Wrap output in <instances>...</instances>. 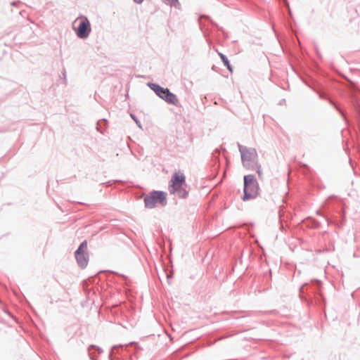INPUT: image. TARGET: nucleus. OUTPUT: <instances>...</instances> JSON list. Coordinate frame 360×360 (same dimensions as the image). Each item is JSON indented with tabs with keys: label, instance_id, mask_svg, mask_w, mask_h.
<instances>
[{
	"label": "nucleus",
	"instance_id": "nucleus-9",
	"mask_svg": "<svg viewBox=\"0 0 360 360\" xmlns=\"http://www.w3.org/2000/svg\"><path fill=\"white\" fill-rule=\"evenodd\" d=\"M91 349H94V350L97 351L98 354L103 352V349L101 347H98L94 345H91L89 346L88 352H89V356L91 359V360H96V354H94V352H91Z\"/></svg>",
	"mask_w": 360,
	"mask_h": 360
},
{
	"label": "nucleus",
	"instance_id": "nucleus-13",
	"mask_svg": "<svg viewBox=\"0 0 360 360\" xmlns=\"http://www.w3.org/2000/svg\"><path fill=\"white\" fill-rule=\"evenodd\" d=\"M305 285H307V284L303 285L300 288V292H301V293H303V292H304V286H305Z\"/></svg>",
	"mask_w": 360,
	"mask_h": 360
},
{
	"label": "nucleus",
	"instance_id": "nucleus-8",
	"mask_svg": "<svg viewBox=\"0 0 360 360\" xmlns=\"http://www.w3.org/2000/svg\"><path fill=\"white\" fill-rule=\"evenodd\" d=\"M159 280L162 282V279H165L169 285H171L174 276V271H156Z\"/></svg>",
	"mask_w": 360,
	"mask_h": 360
},
{
	"label": "nucleus",
	"instance_id": "nucleus-5",
	"mask_svg": "<svg viewBox=\"0 0 360 360\" xmlns=\"http://www.w3.org/2000/svg\"><path fill=\"white\" fill-rule=\"evenodd\" d=\"M72 26L77 37L81 39L87 38L91 31L90 22L84 16L77 18L74 21Z\"/></svg>",
	"mask_w": 360,
	"mask_h": 360
},
{
	"label": "nucleus",
	"instance_id": "nucleus-10",
	"mask_svg": "<svg viewBox=\"0 0 360 360\" xmlns=\"http://www.w3.org/2000/svg\"><path fill=\"white\" fill-rule=\"evenodd\" d=\"M219 56H220V58H221L224 65L229 69V70L230 72H232L233 71L232 70V68H231V65L229 63V61L228 58L226 57V56L224 55L221 53H219Z\"/></svg>",
	"mask_w": 360,
	"mask_h": 360
},
{
	"label": "nucleus",
	"instance_id": "nucleus-18",
	"mask_svg": "<svg viewBox=\"0 0 360 360\" xmlns=\"http://www.w3.org/2000/svg\"><path fill=\"white\" fill-rule=\"evenodd\" d=\"M268 276L271 277V271H269V273H268Z\"/></svg>",
	"mask_w": 360,
	"mask_h": 360
},
{
	"label": "nucleus",
	"instance_id": "nucleus-1",
	"mask_svg": "<svg viewBox=\"0 0 360 360\" xmlns=\"http://www.w3.org/2000/svg\"><path fill=\"white\" fill-rule=\"evenodd\" d=\"M186 187L184 174L181 172H174L172 176L168 186L169 193L176 195L181 198H186L188 196Z\"/></svg>",
	"mask_w": 360,
	"mask_h": 360
},
{
	"label": "nucleus",
	"instance_id": "nucleus-17",
	"mask_svg": "<svg viewBox=\"0 0 360 360\" xmlns=\"http://www.w3.org/2000/svg\"><path fill=\"white\" fill-rule=\"evenodd\" d=\"M19 3H20L19 1H18V2L13 1V2H11V4L12 6H15L16 4H19Z\"/></svg>",
	"mask_w": 360,
	"mask_h": 360
},
{
	"label": "nucleus",
	"instance_id": "nucleus-14",
	"mask_svg": "<svg viewBox=\"0 0 360 360\" xmlns=\"http://www.w3.org/2000/svg\"><path fill=\"white\" fill-rule=\"evenodd\" d=\"M104 271H98V274H100V273H103ZM110 273H112V274H116L118 275V274L116 272V271H109Z\"/></svg>",
	"mask_w": 360,
	"mask_h": 360
},
{
	"label": "nucleus",
	"instance_id": "nucleus-15",
	"mask_svg": "<svg viewBox=\"0 0 360 360\" xmlns=\"http://www.w3.org/2000/svg\"><path fill=\"white\" fill-rule=\"evenodd\" d=\"M143 0H134V2L137 3V4H141L143 2Z\"/></svg>",
	"mask_w": 360,
	"mask_h": 360
},
{
	"label": "nucleus",
	"instance_id": "nucleus-12",
	"mask_svg": "<svg viewBox=\"0 0 360 360\" xmlns=\"http://www.w3.org/2000/svg\"><path fill=\"white\" fill-rule=\"evenodd\" d=\"M254 170L257 171V173L258 174L259 178L262 179V173L261 170V166L260 165L257 163L255 164V167H254Z\"/></svg>",
	"mask_w": 360,
	"mask_h": 360
},
{
	"label": "nucleus",
	"instance_id": "nucleus-6",
	"mask_svg": "<svg viewBox=\"0 0 360 360\" xmlns=\"http://www.w3.org/2000/svg\"><path fill=\"white\" fill-rule=\"evenodd\" d=\"M145 206L153 208L158 205L165 206L167 204V193L163 191H154L144 198Z\"/></svg>",
	"mask_w": 360,
	"mask_h": 360
},
{
	"label": "nucleus",
	"instance_id": "nucleus-4",
	"mask_svg": "<svg viewBox=\"0 0 360 360\" xmlns=\"http://www.w3.org/2000/svg\"><path fill=\"white\" fill-rule=\"evenodd\" d=\"M148 86L152 89L157 96L165 101L169 104L177 105L179 100L175 94L170 92L167 88H163L158 84L154 83H148Z\"/></svg>",
	"mask_w": 360,
	"mask_h": 360
},
{
	"label": "nucleus",
	"instance_id": "nucleus-11",
	"mask_svg": "<svg viewBox=\"0 0 360 360\" xmlns=\"http://www.w3.org/2000/svg\"><path fill=\"white\" fill-rule=\"evenodd\" d=\"M129 345H125L124 347H128ZM124 345H115L112 347L111 349V352H110V354L109 355V359L110 360H114L112 358V355L114 352V351L116 349H118L119 347H123Z\"/></svg>",
	"mask_w": 360,
	"mask_h": 360
},
{
	"label": "nucleus",
	"instance_id": "nucleus-20",
	"mask_svg": "<svg viewBox=\"0 0 360 360\" xmlns=\"http://www.w3.org/2000/svg\"><path fill=\"white\" fill-rule=\"evenodd\" d=\"M129 345H136V342H131L129 343Z\"/></svg>",
	"mask_w": 360,
	"mask_h": 360
},
{
	"label": "nucleus",
	"instance_id": "nucleus-3",
	"mask_svg": "<svg viewBox=\"0 0 360 360\" xmlns=\"http://www.w3.org/2000/svg\"><path fill=\"white\" fill-rule=\"evenodd\" d=\"M259 193V186L253 175L244 176V196L243 200L256 198Z\"/></svg>",
	"mask_w": 360,
	"mask_h": 360
},
{
	"label": "nucleus",
	"instance_id": "nucleus-7",
	"mask_svg": "<svg viewBox=\"0 0 360 360\" xmlns=\"http://www.w3.org/2000/svg\"><path fill=\"white\" fill-rule=\"evenodd\" d=\"M87 250V243L86 240L82 242L75 252V257L80 268L84 269L88 264V256L86 254Z\"/></svg>",
	"mask_w": 360,
	"mask_h": 360
},
{
	"label": "nucleus",
	"instance_id": "nucleus-19",
	"mask_svg": "<svg viewBox=\"0 0 360 360\" xmlns=\"http://www.w3.org/2000/svg\"><path fill=\"white\" fill-rule=\"evenodd\" d=\"M169 1H171V2H176L177 0H168Z\"/></svg>",
	"mask_w": 360,
	"mask_h": 360
},
{
	"label": "nucleus",
	"instance_id": "nucleus-16",
	"mask_svg": "<svg viewBox=\"0 0 360 360\" xmlns=\"http://www.w3.org/2000/svg\"><path fill=\"white\" fill-rule=\"evenodd\" d=\"M131 117L134 120L136 124H139V121L135 118V117L133 115H131Z\"/></svg>",
	"mask_w": 360,
	"mask_h": 360
},
{
	"label": "nucleus",
	"instance_id": "nucleus-2",
	"mask_svg": "<svg viewBox=\"0 0 360 360\" xmlns=\"http://www.w3.org/2000/svg\"><path fill=\"white\" fill-rule=\"evenodd\" d=\"M238 147L241 155L243 165L249 170H254L255 164L257 163V153L253 148H248L238 143Z\"/></svg>",
	"mask_w": 360,
	"mask_h": 360
},
{
	"label": "nucleus",
	"instance_id": "nucleus-21",
	"mask_svg": "<svg viewBox=\"0 0 360 360\" xmlns=\"http://www.w3.org/2000/svg\"><path fill=\"white\" fill-rule=\"evenodd\" d=\"M316 282L317 283V284H318V285H319V284H320V283H321V281H319V280H316Z\"/></svg>",
	"mask_w": 360,
	"mask_h": 360
}]
</instances>
